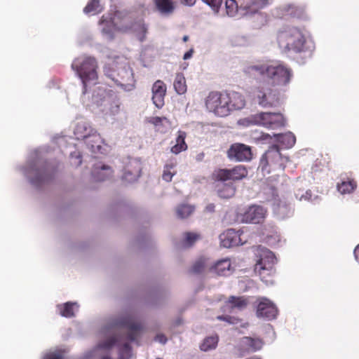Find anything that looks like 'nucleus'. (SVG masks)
<instances>
[{
    "label": "nucleus",
    "instance_id": "f257e3e1",
    "mask_svg": "<svg viewBox=\"0 0 359 359\" xmlns=\"http://www.w3.org/2000/svg\"><path fill=\"white\" fill-rule=\"evenodd\" d=\"M276 41L285 52L308 53L311 55L315 49L314 43L308 38L306 31L294 26L280 29L276 34Z\"/></svg>",
    "mask_w": 359,
    "mask_h": 359
},
{
    "label": "nucleus",
    "instance_id": "f03ea898",
    "mask_svg": "<svg viewBox=\"0 0 359 359\" xmlns=\"http://www.w3.org/2000/svg\"><path fill=\"white\" fill-rule=\"evenodd\" d=\"M288 161L287 157L282 156L279 147L274 144L262 156L258 168L264 174H269L272 171L283 170Z\"/></svg>",
    "mask_w": 359,
    "mask_h": 359
},
{
    "label": "nucleus",
    "instance_id": "7ed1b4c3",
    "mask_svg": "<svg viewBox=\"0 0 359 359\" xmlns=\"http://www.w3.org/2000/svg\"><path fill=\"white\" fill-rule=\"evenodd\" d=\"M72 67L75 70L83 85V93H86V86L88 83H96L97 80V64L94 57H86L76 60Z\"/></svg>",
    "mask_w": 359,
    "mask_h": 359
},
{
    "label": "nucleus",
    "instance_id": "20e7f679",
    "mask_svg": "<svg viewBox=\"0 0 359 359\" xmlns=\"http://www.w3.org/2000/svg\"><path fill=\"white\" fill-rule=\"evenodd\" d=\"M229 100L227 92L212 91L206 97L205 104L209 112L224 117L229 115Z\"/></svg>",
    "mask_w": 359,
    "mask_h": 359
},
{
    "label": "nucleus",
    "instance_id": "39448f33",
    "mask_svg": "<svg viewBox=\"0 0 359 359\" xmlns=\"http://www.w3.org/2000/svg\"><path fill=\"white\" fill-rule=\"evenodd\" d=\"M93 100L97 106L103 107L102 110L106 114L115 116L120 112V100L117 95L111 91L99 88L93 95Z\"/></svg>",
    "mask_w": 359,
    "mask_h": 359
},
{
    "label": "nucleus",
    "instance_id": "423d86ee",
    "mask_svg": "<svg viewBox=\"0 0 359 359\" xmlns=\"http://www.w3.org/2000/svg\"><path fill=\"white\" fill-rule=\"evenodd\" d=\"M255 98L263 107H276L280 103L279 93L269 87V83L263 82L255 90Z\"/></svg>",
    "mask_w": 359,
    "mask_h": 359
},
{
    "label": "nucleus",
    "instance_id": "0eeeda50",
    "mask_svg": "<svg viewBox=\"0 0 359 359\" xmlns=\"http://www.w3.org/2000/svg\"><path fill=\"white\" fill-rule=\"evenodd\" d=\"M276 263V258L274 254L269 250L264 251L255 266V271L259 274L263 281L268 282L267 277L275 273Z\"/></svg>",
    "mask_w": 359,
    "mask_h": 359
},
{
    "label": "nucleus",
    "instance_id": "6e6552de",
    "mask_svg": "<svg viewBox=\"0 0 359 359\" xmlns=\"http://www.w3.org/2000/svg\"><path fill=\"white\" fill-rule=\"evenodd\" d=\"M248 170L245 165H238L232 168H222L215 170L212 177L216 181H239L247 177Z\"/></svg>",
    "mask_w": 359,
    "mask_h": 359
},
{
    "label": "nucleus",
    "instance_id": "1a4fd4ad",
    "mask_svg": "<svg viewBox=\"0 0 359 359\" xmlns=\"http://www.w3.org/2000/svg\"><path fill=\"white\" fill-rule=\"evenodd\" d=\"M252 121L255 124L275 129L285 125V120L280 113L261 112L254 115Z\"/></svg>",
    "mask_w": 359,
    "mask_h": 359
},
{
    "label": "nucleus",
    "instance_id": "9d476101",
    "mask_svg": "<svg viewBox=\"0 0 359 359\" xmlns=\"http://www.w3.org/2000/svg\"><path fill=\"white\" fill-rule=\"evenodd\" d=\"M292 77V71L283 64L269 65L267 79H271L273 84L286 85Z\"/></svg>",
    "mask_w": 359,
    "mask_h": 359
},
{
    "label": "nucleus",
    "instance_id": "9b49d317",
    "mask_svg": "<svg viewBox=\"0 0 359 359\" xmlns=\"http://www.w3.org/2000/svg\"><path fill=\"white\" fill-rule=\"evenodd\" d=\"M227 156L236 161H248L252 159L250 147L241 143L233 144L227 151Z\"/></svg>",
    "mask_w": 359,
    "mask_h": 359
},
{
    "label": "nucleus",
    "instance_id": "f8f14e48",
    "mask_svg": "<svg viewBox=\"0 0 359 359\" xmlns=\"http://www.w3.org/2000/svg\"><path fill=\"white\" fill-rule=\"evenodd\" d=\"M266 215V210L263 207L252 205L241 215L240 220L244 223L259 224L264 220Z\"/></svg>",
    "mask_w": 359,
    "mask_h": 359
},
{
    "label": "nucleus",
    "instance_id": "ddd939ff",
    "mask_svg": "<svg viewBox=\"0 0 359 359\" xmlns=\"http://www.w3.org/2000/svg\"><path fill=\"white\" fill-rule=\"evenodd\" d=\"M269 65L266 64L250 65L245 67L244 74L250 79L264 80L269 75Z\"/></svg>",
    "mask_w": 359,
    "mask_h": 359
},
{
    "label": "nucleus",
    "instance_id": "4468645a",
    "mask_svg": "<svg viewBox=\"0 0 359 359\" xmlns=\"http://www.w3.org/2000/svg\"><path fill=\"white\" fill-rule=\"evenodd\" d=\"M241 233L240 231H235L229 229L223 232L219 236L221 245L224 248H231L243 245L244 242L241 238Z\"/></svg>",
    "mask_w": 359,
    "mask_h": 359
},
{
    "label": "nucleus",
    "instance_id": "2eb2a0df",
    "mask_svg": "<svg viewBox=\"0 0 359 359\" xmlns=\"http://www.w3.org/2000/svg\"><path fill=\"white\" fill-rule=\"evenodd\" d=\"M152 100L155 106L161 109L165 104V97L166 95V85L161 80H157L154 82L151 88Z\"/></svg>",
    "mask_w": 359,
    "mask_h": 359
},
{
    "label": "nucleus",
    "instance_id": "dca6fc26",
    "mask_svg": "<svg viewBox=\"0 0 359 359\" xmlns=\"http://www.w3.org/2000/svg\"><path fill=\"white\" fill-rule=\"evenodd\" d=\"M278 314L276 306L269 299H262L257 308V316L269 320L273 319Z\"/></svg>",
    "mask_w": 359,
    "mask_h": 359
},
{
    "label": "nucleus",
    "instance_id": "f3484780",
    "mask_svg": "<svg viewBox=\"0 0 359 359\" xmlns=\"http://www.w3.org/2000/svg\"><path fill=\"white\" fill-rule=\"evenodd\" d=\"M271 0H238L240 8L245 11V15H252L270 4Z\"/></svg>",
    "mask_w": 359,
    "mask_h": 359
},
{
    "label": "nucleus",
    "instance_id": "a211bd4d",
    "mask_svg": "<svg viewBox=\"0 0 359 359\" xmlns=\"http://www.w3.org/2000/svg\"><path fill=\"white\" fill-rule=\"evenodd\" d=\"M120 325L127 327L128 330L127 338L131 341L137 339L143 328L140 323L134 322L130 317L123 318L120 322Z\"/></svg>",
    "mask_w": 359,
    "mask_h": 359
},
{
    "label": "nucleus",
    "instance_id": "6ab92c4d",
    "mask_svg": "<svg viewBox=\"0 0 359 359\" xmlns=\"http://www.w3.org/2000/svg\"><path fill=\"white\" fill-rule=\"evenodd\" d=\"M209 270L218 276H226L232 273L233 268L230 259L225 258L217 261L210 267Z\"/></svg>",
    "mask_w": 359,
    "mask_h": 359
},
{
    "label": "nucleus",
    "instance_id": "aec40b11",
    "mask_svg": "<svg viewBox=\"0 0 359 359\" xmlns=\"http://www.w3.org/2000/svg\"><path fill=\"white\" fill-rule=\"evenodd\" d=\"M228 108L229 114L231 111L243 109L245 105V100L243 95L237 92L228 93Z\"/></svg>",
    "mask_w": 359,
    "mask_h": 359
},
{
    "label": "nucleus",
    "instance_id": "412c9836",
    "mask_svg": "<svg viewBox=\"0 0 359 359\" xmlns=\"http://www.w3.org/2000/svg\"><path fill=\"white\" fill-rule=\"evenodd\" d=\"M264 345V341L260 338L244 337L241 339V346L247 351L255 352L260 350Z\"/></svg>",
    "mask_w": 359,
    "mask_h": 359
},
{
    "label": "nucleus",
    "instance_id": "4be33fe9",
    "mask_svg": "<svg viewBox=\"0 0 359 359\" xmlns=\"http://www.w3.org/2000/svg\"><path fill=\"white\" fill-rule=\"evenodd\" d=\"M249 304V300L245 297H235L231 296L229 299L226 302V304L222 308L223 311H226L225 307L229 306L231 309H237L238 310H243L248 306Z\"/></svg>",
    "mask_w": 359,
    "mask_h": 359
},
{
    "label": "nucleus",
    "instance_id": "5701e85b",
    "mask_svg": "<svg viewBox=\"0 0 359 359\" xmlns=\"http://www.w3.org/2000/svg\"><path fill=\"white\" fill-rule=\"evenodd\" d=\"M156 9L163 15H171L175 8V3L172 0H154Z\"/></svg>",
    "mask_w": 359,
    "mask_h": 359
},
{
    "label": "nucleus",
    "instance_id": "b1692460",
    "mask_svg": "<svg viewBox=\"0 0 359 359\" xmlns=\"http://www.w3.org/2000/svg\"><path fill=\"white\" fill-rule=\"evenodd\" d=\"M187 137V134L184 131H178L177 137L176 138V143L171 147V152L175 154H178L183 151H186L187 149V144L185 142V138Z\"/></svg>",
    "mask_w": 359,
    "mask_h": 359
},
{
    "label": "nucleus",
    "instance_id": "393cba45",
    "mask_svg": "<svg viewBox=\"0 0 359 359\" xmlns=\"http://www.w3.org/2000/svg\"><path fill=\"white\" fill-rule=\"evenodd\" d=\"M95 179L97 181H104L111 176L113 170L108 165H102L100 167H96L93 171Z\"/></svg>",
    "mask_w": 359,
    "mask_h": 359
},
{
    "label": "nucleus",
    "instance_id": "a878e982",
    "mask_svg": "<svg viewBox=\"0 0 359 359\" xmlns=\"http://www.w3.org/2000/svg\"><path fill=\"white\" fill-rule=\"evenodd\" d=\"M173 86L176 93L179 95H183L187 92V86L185 77L182 73H177L176 74Z\"/></svg>",
    "mask_w": 359,
    "mask_h": 359
},
{
    "label": "nucleus",
    "instance_id": "bb28decb",
    "mask_svg": "<svg viewBox=\"0 0 359 359\" xmlns=\"http://www.w3.org/2000/svg\"><path fill=\"white\" fill-rule=\"evenodd\" d=\"M149 123L153 124L158 131L164 133L165 130L163 128H167L170 126V121L166 117H150Z\"/></svg>",
    "mask_w": 359,
    "mask_h": 359
},
{
    "label": "nucleus",
    "instance_id": "cd10ccee",
    "mask_svg": "<svg viewBox=\"0 0 359 359\" xmlns=\"http://www.w3.org/2000/svg\"><path fill=\"white\" fill-rule=\"evenodd\" d=\"M76 304L67 302L63 304H59L57 309L60 314L65 318H72L74 316V306Z\"/></svg>",
    "mask_w": 359,
    "mask_h": 359
},
{
    "label": "nucleus",
    "instance_id": "c85d7f7f",
    "mask_svg": "<svg viewBox=\"0 0 359 359\" xmlns=\"http://www.w3.org/2000/svg\"><path fill=\"white\" fill-rule=\"evenodd\" d=\"M357 187V183L354 180H348L347 181H342L337 184L338 191L342 194H350L353 192Z\"/></svg>",
    "mask_w": 359,
    "mask_h": 359
},
{
    "label": "nucleus",
    "instance_id": "c756f323",
    "mask_svg": "<svg viewBox=\"0 0 359 359\" xmlns=\"http://www.w3.org/2000/svg\"><path fill=\"white\" fill-rule=\"evenodd\" d=\"M218 196L222 198H230L235 195L236 187L233 184H224L217 190Z\"/></svg>",
    "mask_w": 359,
    "mask_h": 359
},
{
    "label": "nucleus",
    "instance_id": "7c9ffc66",
    "mask_svg": "<svg viewBox=\"0 0 359 359\" xmlns=\"http://www.w3.org/2000/svg\"><path fill=\"white\" fill-rule=\"evenodd\" d=\"M277 137L278 140L285 145L287 148L293 147L296 142V137L292 133H287L285 134L274 135Z\"/></svg>",
    "mask_w": 359,
    "mask_h": 359
},
{
    "label": "nucleus",
    "instance_id": "2f4dec72",
    "mask_svg": "<svg viewBox=\"0 0 359 359\" xmlns=\"http://www.w3.org/2000/svg\"><path fill=\"white\" fill-rule=\"evenodd\" d=\"M208 259L203 257H199L193 264L190 271L192 273L199 274L204 271L208 266Z\"/></svg>",
    "mask_w": 359,
    "mask_h": 359
},
{
    "label": "nucleus",
    "instance_id": "473e14b6",
    "mask_svg": "<svg viewBox=\"0 0 359 359\" xmlns=\"http://www.w3.org/2000/svg\"><path fill=\"white\" fill-rule=\"evenodd\" d=\"M102 11V6L100 4V0H90L86 7L83 8V12L86 14H96Z\"/></svg>",
    "mask_w": 359,
    "mask_h": 359
},
{
    "label": "nucleus",
    "instance_id": "72a5a7b5",
    "mask_svg": "<svg viewBox=\"0 0 359 359\" xmlns=\"http://www.w3.org/2000/svg\"><path fill=\"white\" fill-rule=\"evenodd\" d=\"M194 211V207L187 204L180 205L176 209V213L179 218L188 217Z\"/></svg>",
    "mask_w": 359,
    "mask_h": 359
},
{
    "label": "nucleus",
    "instance_id": "f704fd0d",
    "mask_svg": "<svg viewBox=\"0 0 359 359\" xmlns=\"http://www.w3.org/2000/svg\"><path fill=\"white\" fill-rule=\"evenodd\" d=\"M218 343L217 336L208 337L204 339L200 348L203 351H208L216 348Z\"/></svg>",
    "mask_w": 359,
    "mask_h": 359
},
{
    "label": "nucleus",
    "instance_id": "c9c22d12",
    "mask_svg": "<svg viewBox=\"0 0 359 359\" xmlns=\"http://www.w3.org/2000/svg\"><path fill=\"white\" fill-rule=\"evenodd\" d=\"M238 4L240 2L236 0H226L225 1V7H226V14L230 17L235 16L238 11Z\"/></svg>",
    "mask_w": 359,
    "mask_h": 359
},
{
    "label": "nucleus",
    "instance_id": "e433bc0d",
    "mask_svg": "<svg viewBox=\"0 0 359 359\" xmlns=\"http://www.w3.org/2000/svg\"><path fill=\"white\" fill-rule=\"evenodd\" d=\"M200 238V235L196 233L187 232L184 233V245L190 247Z\"/></svg>",
    "mask_w": 359,
    "mask_h": 359
},
{
    "label": "nucleus",
    "instance_id": "4c0bfd02",
    "mask_svg": "<svg viewBox=\"0 0 359 359\" xmlns=\"http://www.w3.org/2000/svg\"><path fill=\"white\" fill-rule=\"evenodd\" d=\"M293 211L288 205L285 204L278 205V214L280 218L284 219L287 217H290Z\"/></svg>",
    "mask_w": 359,
    "mask_h": 359
},
{
    "label": "nucleus",
    "instance_id": "58836bf2",
    "mask_svg": "<svg viewBox=\"0 0 359 359\" xmlns=\"http://www.w3.org/2000/svg\"><path fill=\"white\" fill-rule=\"evenodd\" d=\"M135 32H137V36L140 41H143L146 38V34L147 32V28L144 23H138L137 25V28L135 29Z\"/></svg>",
    "mask_w": 359,
    "mask_h": 359
},
{
    "label": "nucleus",
    "instance_id": "ea45409f",
    "mask_svg": "<svg viewBox=\"0 0 359 359\" xmlns=\"http://www.w3.org/2000/svg\"><path fill=\"white\" fill-rule=\"evenodd\" d=\"M174 164H167L164 168L163 174L162 175L163 180L166 182H170L175 172H172L171 170L174 168Z\"/></svg>",
    "mask_w": 359,
    "mask_h": 359
},
{
    "label": "nucleus",
    "instance_id": "a19ab883",
    "mask_svg": "<svg viewBox=\"0 0 359 359\" xmlns=\"http://www.w3.org/2000/svg\"><path fill=\"white\" fill-rule=\"evenodd\" d=\"M116 341H117V339L116 337H114V336L110 337L109 338L106 339L104 341L100 343L98 346L100 348L109 349L116 344Z\"/></svg>",
    "mask_w": 359,
    "mask_h": 359
},
{
    "label": "nucleus",
    "instance_id": "79ce46f5",
    "mask_svg": "<svg viewBox=\"0 0 359 359\" xmlns=\"http://www.w3.org/2000/svg\"><path fill=\"white\" fill-rule=\"evenodd\" d=\"M130 353H131L130 346L129 345V344L125 343L121 349V357L123 358V357H125V355H126V358H128V356L130 355Z\"/></svg>",
    "mask_w": 359,
    "mask_h": 359
},
{
    "label": "nucleus",
    "instance_id": "37998d69",
    "mask_svg": "<svg viewBox=\"0 0 359 359\" xmlns=\"http://www.w3.org/2000/svg\"><path fill=\"white\" fill-rule=\"evenodd\" d=\"M217 319L219 320L226 321L229 324H235L238 321V319L231 316H218Z\"/></svg>",
    "mask_w": 359,
    "mask_h": 359
},
{
    "label": "nucleus",
    "instance_id": "c03bdc74",
    "mask_svg": "<svg viewBox=\"0 0 359 359\" xmlns=\"http://www.w3.org/2000/svg\"><path fill=\"white\" fill-rule=\"evenodd\" d=\"M43 359H64L60 353H51L46 355Z\"/></svg>",
    "mask_w": 359,
    "mask_h": 359
},
{
    "label": "nucleus",
    "instance_id": "a18cd8bd",
    "mask_svg": "<svg viewBox=\"0 0 359 359\" xmlns=\"http://www.w3.org/2000/svg\"><path fill=\"white\" fill-rule=\"evenodd\" d=\"M155 340L158 341V342L164 344L167 341V338H166V337L164 334H157L156 336Z\"/></svg>",
    "mask_w": 359,
    "mask_h": 359
},
{
    "label": "nucleus",
    "instance_id": "49530a36",
    "mask_svg": "<svg viewBox=\"0 0 359 359\" xmlns=\"http://www.w3.org/2000/svg\"><path fill=\"white\" fill-rule=\"evenodd\" d=\"M193 53H194V50L190 49L189 51H187V53H184V55L183 56V59L188 60V59L191 58L193 55Z\"/></svg>",
    "mask_w": 359,
    "mask_h": 359
},
{
    "label": "nucleus",
    "instance_id": "de8ad7c7",
    "mask_svg": "<svg viewBox=\"0 0 359 359\" xmlns=\"http://www.w3.org/2000/svg\"><path fill=\"white\" fill-rule=\"evenodd\" d=\"M183 4L187 6H193L195 4L196 0H180Z\"/></svg>",
    "mask_w": 359,
    "mask_h": 359
},
{
    "label": "nucleus",
    "instance_id": "09e8293b",
    "mask_svg": "<svg viewBox=\"0 0 359 359\" xmlns=\"http://www.w3.org/2000/svg\"><path fill=\"white\" fill-rule=\"evenodd\" d=\"M271 135L266 133H262L261 136L258 138L262 140H266L268 139H271Z\"/></svg>",
    "mask_w": 359,
    "mask_h": 359
},
{
    "label": "nucleus",
    "instance_id": "8fccbe9b",
    "mask_svg": "<svg viewBox=\"0 0 359 359\" xmlns=\"http://www.w3.org/2000/svg\"><path fill=\"white\" fill-rule=\"evenodd\" d=\"M207 212H213L215 210V205L213 203H210L205 208Z\"/></svg>",
    "mask_w": 359,
    "mask_h": 359
},
{
    "label": "nucleus",
    "instance_id": "3c124183",
    "mask_svg": "<svg viewBox=\"0 0 359 359\" xmlns=\"http://www.w3.org/2000/svg\"><path fill=\"white\" fill-rule=\"evenodd\" d=\"M205 154L203 152L199 153L196 155V159L197 161H201L204 158Z\"/></svg>",
    "mask_w": 359,
    "mask_h": 359
},
{
    "label": "nucleus",
    "instance_id": "603ef678",
    "mask_svg": "<svg viewBox=\"0 0 359 359\" xmlns=\"http://www.w3.org/2000/svg\"><path fill=\"white\" fill-rule=\"evenodd\" d=\"M46 180H48V177L44 172L40 174L39 178L37 179L39 181H46Z\"/></svg>",
    "mask_w": 359,
    "mask_h": 359
},
{
    "label": "nucleus",
    "instance_id": "864d4df0",
    "mask_svg": "<svg viewBox=\"0 0 359 359\" xmlns=\"http://www.w3.org/2000/svg\"><path fill=\"white\" fill-rule=\"evenodd\" d=\"M354 255L357 261L359 262V244L357 245L354 250Z\"/></svg>",
    "mask_w": 359,
    "mask_h": 359
},
{
    "label": "nucleus",
    "instance_id": "5fc2aeb1",
    "mask_svg": "<svg viewBox=\"0 0 359 359\" xmlns=\"http://www.w3.org/2000/svg\"><path fill=\"white\" fill-rule=\"evenodd\" d=\"M182 40L184 42H187L189 40V36L187 35L184 36Z\"/></svg>",
    "mask_w": 359,
    "mask_h": 359
},
{
    "label": "nucleus",
    "instance_id": "6e6d98bb",
    "mask_svg": "<svg viewBox=\"0 0 359 359\" xmlns=\"http://www.w3.org/2000/svg\"><path fill=\"white\" fill-rule=\"evenodd\" d=\"M102 359H111V358L108 356H105V357H103Z\"/></svg>",
    "mask_w": 359,
    "mask_h": 359
},
{
    "label": "nucleus",
    "instance_id": "4d7b16f0",
    "mask_svg": "<svg viewBox=\"0 0 359 359\" xmlns=\"http://www.w3.org/2000/svg\"><path fill=\"white\" fill-rule=\"evenodd\" d=\"M82 138H86L87 137V135H84L83 136H81Z\"/></svg>",
    "mask_w": 359,
    "mask_h": 359
}]
</instances>
